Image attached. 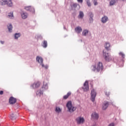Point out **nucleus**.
<instances>
[{
	"label": "nucleus",
	"mask_w": 126,
	"mask_h": 126,
	"mask_svg": "<svg viewBox=\"0 0 126 126\" xmlns=\"http://www.w3.org/2000/svg\"><path fill=\"white\" fill-rule=\"evenodd\" d=\"M21 14L23 19H26L28 17V14L25 12H22Z\"/></svg>",
	"instance_id": "15"
},
{
	"label": "nucleus",
	"mask_w": 126,
	"mask_h": 126,
	"mask_svg": "<svg viewBox=\"0 0 126 126\" xmlns=\"http://www.w3.org/2000/svg\"><path fill=\"white\" fill-rule=\"evenodd\" d=\"M55 112H56V113H61L62 112V109H61V108L59 107H56V109H55Z\"/></svg>",
	"instance_id": "28"
},
{
	"label": "nucleus",
	"mask_w": 126,
	"mask_h": 126,
	"mask_svg": "<svg viewBox=\"0 0 126 126\" xmlns=\"http://www.w3.org/2000/svg\"><path fill=\"white\" fill-rule=\"evenodd\" d=\"M103 56L105 57V59L106 62H110V61H112V58H111V55H110L109 53L107 52L105 50L103 51Z\"/></svg>",
	"instance_id": "6"
},
{
	"label": "nucleus",
	"mask_w": 126,
	"mask_h": 126,
	"mask_svg": "<svg viewBox=\"0 0 126 126\" xmlns=\"http://www.w3.org/2000/svg\"><path fill=\"white\" fill-rule=\"evenodd\" d=\"M66 107L67 108L69 113H73V112L76 110V107L72 106V102H71V101H69L67 102Z\"/></svg>",
	"instance_id": "3"
},
{
	"label": "nucleus",
	"mask_w": 126,
	"mask_h": 126,
	"mask_svg": "<svg viewBox=\"0 0 126 126\" xmlns=\"http://www.w3.org/2000/svg\"><path fill=\"white\" fill-rule=\"evenodd\" d=\"M97 2V0H94V2Z\"/></svg>",
	"instance_id": "41"
},
{
	"label": "nucleus",
	"mask_w": 126,
	"mask_h": 126,
	"mask_svg": "<svg viewBox=\"0 0 126 126\" xmlns=\"http://www.w3.org/2000/svg\"><path fill=\"white\" fill-rule=\"evenodd\" d=\"M109 107V102L104 101V103L102 105V110H107V108Z\"/></svg>",
	"instance_id": "13"
},
{
	"label": "nucleus",
	"mask_w": 126,
	"mask_h": 126,
	"mask_svg": "<svg viewBox=\"0 0 126 126\" xmlns=\"http://www.w3.org/2000/svg\"><path fill=\"white\" fill-rule=\"evenodd\" d=\"M108 126H115V123H110V124L108 125Z\"/></svg>",
	"instance_id": "35"
},
{
	"label": "nucleus",
	"mask_w": 126,
	"mask_h": 126,
	"mask_svg": "<svg viewBox=\"0 0 126 126\" xmlns=\"http://www.w3.org/2000/svg\"><path fill=\"white\" fill-rule=\"evenodd\" d=\"M92 70L93 71H96L97 72H99L100 70L102 71L103 69V64L101 62H99L97 63V67L96 66L93 65L91 66Z\"/></svg>",
	"instance_id": "1"
},
{
	"label": "nucleus",
	"mask_w": 126,
	"mask_h": 126,
	"mask_svg": "<svg viewBox=\"0 0 126 126\" xmlns=\"http://www.w3.org/2000/svg\"><path fill=\"white\" fill-rule=\"evenodd\" d=\"M42 47H43V48H47V47H48V42H47L46 40H44L43 41Z\"/></svg>",
	"instance_id": "24"
},
{
	"label": "nucleus",
	"mask_w": 126,
	"mask_h": 126,
	"mask_svg": "<svg viewBox=\"0 0 126 126\" xmlns=\"http://www.w3.org/2000/svg\"><path fill=\"white\" fill-rule=\"evenodd\" d=\"M91 117L94 120H98L99 119V115L96 112L92 113Z\"/></svg>",
	"instance_id": "11"
},
{
	"label": "nucleus",
	"mask_w": 126,
	"mask_h": 126,
	"mask_svg": "<svg viewBox=\"0 0 126 126\" xmlns=\"http://www.w3.org/2000/svg\"><path fill=\"white\" fill-rule=\"evenodd\" d=\"M83 17H84V13L82 11H80L79 12V14L78 16V18L82 19V18H83Z\"/></svg>",
	"instance_id": "18"
},
{
	"label": "nucleus",
	"mask_w": 126,
	"mask_h": 126,
	"mask_svg": "<svg viewBox=\"0 0 126 126\" xmlns=\"http://www.w3.org/2000/svg\"><path fill=\"white\" fill-rule=\"evenodd\" d=\"M12 25H11V24H9L7 25V29L10 33H11V32H12Z\"/></svg>",
	"instance_id": "19"
},
{
	"label": "nucleus",
	"mask_w": 126,
	"mask_h": 126,
	"mask_svg": "<svg viewBox=\"0 0 126 126\" xmlns=\"http://www.w3.org/2000/svg\"><path fill=\"white\" fill-rule=\"evenodd\" d=\"M63 28H64V29H65V27L64 26V27H63Z\"/></svg>",
	"instance_id": "43"
},
{
	"label": "nucleus",
	"mask_w": 126,
	"mask_h": 126,
	"mask_svg": "<svg viewBox=\"0 0 126 126\" xmlns=\"http://www.w3.org/2000/svg\"><path fill=\"white\" fill-rule=\"evenodd\" d=\"M0 4L1 5H5V4H7L9 7H11L13 5L12 1L11 0H1L0 1Z\"/></svg>",
	"instance_id": "4"
},
{
	"label": "nucleus",
	"mask_w": 126,
	"mask_h": 126,
	"mask_svg": "<svg viewBox=\"0 0 126 126\" xmlns=\"http://www.w3.org/2000/svg\"><path fill=\"white\" fill-rule=\"evenodd\" d=\"M0 95H3V92L2 91H0Z\"/></svg>",
	"instance_id": "38"
},
{
	"label": "nucleus",
	"mask_w": 126,
	"mask_h": 126,
	"mask_svg": "<svg viewBox=\"0 0 126 126\" xmlns=\"http://www.w3.org/2000/svg\"><path fill=\"white\" fill-rule=\"evenodd\" d=\"M40 84H41V83L40 82H35L34 84H32V88H33V89H36V88H38V87L40 86Z\"/></svg>",
	"instance_id": "14"
},
{
	"label": "nucleus",
	"mask_w": 126,
	"mask_h": 126,
	"mask_svg": "<svg viewBox=\"0 0 126 126\" xmlns=\"http://www.w3.org/2000/svg\"><path fill=\"white\" fill-rule=\"evenodd\" d=\"M77 5H79V4H77V3H73V4L72 5H70V6H71V8H76L77 7Z\"/></svg>",
	"instance_id": "25"
},
{
	"label": "nucleus",
	"mask_w": 126,
	"mask_h": 126,
	"mask_svg": "<svg viewBox=\"0 0 126 126\" xmlns=\"http://www.w3.org/2000/svg\"><path fill=\"white\" fill-rule=\"evenodd\" d=\"M36 61L38 62L39 63H40V65H41L42 67H44L45 69H48V65H45L43 63V62H44V60L42 57H39V56H37L36 57Z\"/></svg>",
	"instance_id": "5"
},
{
	"label": "nucleus",
	"mask_w": 126,
	"mask_h": 126,
	"mask_svg": "<svg viewBox=\"0 0 126 126\" xmlns=\"http://www.w3.org/2000/svg\"><path fill=\"white\" fill-rule=\"evenodd\" d=\"M70 95H71V92H68L67 93L66 95H65L63 96V99H67V98H68V97H69V96H70Z\"/></svg>",
	"instance_id": "22"
},
{
	"label": "nucleus",
	"mask_w": 126,
	"mask_h": 126,
	"mask_svg": "<svg viewBox=\"0 0 126 126\" xmlns=\"http://www.w3.org/2000/svg\"><path fill=\"white\" fill-rule=\"evenodd\" d=\"M123 0V1H125V0Z\"/></svg>",
	"instance_id": "44"
},
{
	"label": "nucleus",
	"mask_w": 126,
	"mask_h": 126,
	"mask_svg": "<svg viewBox=\"0 0 126 126\" xmlns=\"http://www.w3.org/2000/svg\"><path fill=\"white\" fill-rule=\"evenodd\" d=\"M88 32H89V31L87 30H84L82 32L83 36H86L87 35V34H88Z\"/></svg>",
	"instance_id": "26"
},
{
	"label": "nucleus",
	"mask_w": 126,
	"mask_h": 126,
	"mask_svg": "<svg viewBox=\"0 0 126 126\" xmlns=\"http://www.w3.org/2000/svg\"><path fill=\"white\" fill-rule=\"evenodd\" d=\"M105 95L107 96H109L110 95V93L109 92H105Z\"/></svg>",
	"instance_id": "36"
},
{
	"label": "nucleus",
	"mask_w": 126,
	"mask_h": 126,
	"mask_svg": "<svg viewBox=\"0 0 126 126\" xmlns=\"http://www.w3.org/2000/svg\"><path fill=\"white\" fill-rule=\"evenodd\" d=\"M0 42L1 43V44H2V45H3L4 44V41H0Z\"/></svg>",
	"instance_id": "39"
},
{
	"label": "nucleus",
	"mask_w": 126,
	"mask_h": 126,
	"mask_svg": "<svg viewBox=\"0 0 126 126\" xmlns=\"http://www.w3.org/2000/svg\"><path fill=\"white\" fill-rule=\"evenodd\" d=\"M8 17L11 19H13V18H14V17L13 16V13H9L8 15Z\"/></svg>",
	"instance_id": "27"
},
{
	"label": "nucleus",
	"mask_w": 126,
	"mask_h": 126,
	"mask_svg": "<svg viewBox=\"0 0 126 126\" xmlns=\"http://www.w3.org/2000/svg\"><path fill=\"white\" fill-rule=\"evenodd\" d=\"M10 118L12 120H16V118H17V116L14 115V114L12 113L10 115Z\"/></svg>",
	"instance_id": "21"
},
{
	"label": "nucleus",
	"mask_w": 126,
	"mask_h": 126,
	"mask_svg": "<svg viewBox=\"0 0 126 126\" xmlns=\"http://www.w3.org/2000/svg\"><path fill=\"white\" fill-rule=\"evenodd\" d=\"M78 2H80V3H82L83 2V0H77Z\"/></svg>",
	"instance_id": "37"
},
{
	"label": "nucleus",
	"mask_w": 126,
	"mask_h": 126,
	"mask_svg": "<svg viewBox=\"0 0 126 126\" xmlns=\"http://www.w3.org/2000/svg\"><path fill=\"white\" fill-rule=\"evenodd\" d=\"M25 9L27 11H31V6H28L25 7Z\"/></svg>",
	"instance_id": "29"
},
{
	"label": "nucleus",
	"mask_w": 126,
	"mask_h": 126,
	"mask_svg": "<svg viewBox=\"0 0 126 126\" xmlns=\"http://www.w3.org/2000/svg\"><path fill=\"white\" fill-rule=\"evenodd\" d=\"M75 32L76 33L79 34L82 32V28L81 27L78 26L75 28Z\"/></svg>",
	"instance_id": "12"
},
{
	"label": "nucleus",
	"mask_w": 126,
	"mask_h": 126,
	"mask_svg": "<svg viewBox=\"0 0 126 126\" xmlns=\"http://www.w3.org/2000/svg\"><path fill=\"white\" fill-rule=\"evenodd\" d=\"M21 36V33H16L14 34V38L15 39H16V40H17V39H18L19 38H20V37Z\"/></svg>",
	"instance_id": "20"
},
{
	"label": "nucleus",
	"mask_w": 126,
	"mask_h": 126,
	"mask_svg": "<svg viewBox=\"0 0 126 126\" xmlns=\"http://www.w3.org/2000/svg\"><path fill=\"white\" fill-rule=\"evenodd\" d=\"M110 43L109 42H106L105 45H104L105 49L106 51H110Z\"/></svg>",
	"instance_id": "17"
},
{
	"label": "nucleus",
	"mask_w": 126,
	"mask_h": 126,
	"mask_svg": "<svg viewBox=\"0 0 126 126\" xmlns=\"http://www.w3.org/2000/svg\"><path fill=\"white\" fill-rule=\"evenodd\" d=\"M33 11H34V12H35V9H33Z\"/></svg>",
	"instance_id": "42"
},
{
	"label": "nucleus",
	"mask_w": 126,
	"mask_h": 126,
	"mask_svg": "<svg viewBox=\"0 0 126 126\" xmlns=\"http://www.w3.org/2000/svg\"><path fill=\"white\" fill-rule=\"evenodd\" d=\"M89 17L90 18H93V17H94V14H93V13L92 12H90L89 13Z\"/></svg>",
	"instance_id": "30"
},
{
	"label": "nucleus",
	"mask_w": 126,
	"mask_h": 126,
	"mask_svg": "<svg viewBox=\"0 0 126 126\" xmlns=\"http://www.w3.org/2000/svg\"><path fill=\"white\" fill-rule=\"evenodd\" d=\"M114 4H116V0H111L109 2V5L112 6V5H114Z\"/></svg>",
	"instance_id": "23"
},
{
	"label": "nucleus",
	"mask_w": 126,
	"mask_h": 126,
	"mask_svg": "<svg viewBox=\"0 0 126 126\" xmlns=\"http://www.w3.org/2000/svg\"><path fill=\"white\" fill-rule=\"evenodd\" d=\"M119 55L121 56L123 59H125V57L126 56V55H125V54H124L123 52L119 53Z\"/></svg>",
	"instance_id": "32"
},
{
	"label": "nucleus",
	"mask_w": 126,
	"mask_h": 126,
	"mask_svg": "<svg viewBox=\"0 0 126 126\" xmlns=\"http://www.w3.org/2000/svg\"><path fill=\"white\" fill-rule=\"evenodd\" d=\"M101 21L102 23H106L107 21H108V17H107V16H104L101 18Z\"/></svg>",
	"instance_id": "16"
},
{
	"label": "nucleus",
	"mask_w": 126,
	"mask_h": 126,
	"mask_svg": "<svg viewBox=\"0 0 126 126\" xmlns=\"http://www.w3.org/2000/svg\"><path fill=\"white\" fill-rule=\"evenodd\" d=\"M96 95L97 93H96V91H95L94 89H93L91 93V100L92 102L95 101V98H96Z\"/></svg>",
	"instance_id": "7"
},
{
	"label": "nucleus",
	"mask_w": 126,
	"mask_h": 126,
	"mask_svg": "<svg viewBox=\"0 0 126 126\" xmlns=\"http://www.w3.org/2000/svg\"><path fill=\"white\" fill-rule=\"evenodd\" d=\"M83 89L84 91L85 92L88 91L89 90V86L88 85V81H86L84 83V87H83Z\"/></svg>",
	"instance_id": "9"
},
{
	"label": "nucleus",
	"mask_w": 126,
	"mask_h": 126,
	"mask_svg": "<svg viewBox=\"0 0 126 126\" xmlns=\"http://www.w3.org/2000/svg\"><path fill=\"white\" fill-rule=\"evenodd\" d=\"M89 22L90 23H93V21H94V19H93V18H89Z\"/></svg>",
	"instance_id": "33"
},
{
	"label": "nucleus",
	"mask_w": 126,
	"mask_h": 126,
	"mask_svg": "<svg viewBox=\"0 0 126 126\" xmlns=\"http://www.w3.org/2000/svg\"><path fill=\"white\" fill-rule=\"evenodd\" d=\"M94 5H97V4H98V2H94Z\"/></svg>",
	"instance_id": "40"
},
{
	"label": "nucleus",
	"mask_w": 126,
	"mask_h": 126,
	"mask_svg": "<svg viewBox=\"0 0 126 126\" xmlns=\"http://www.w3.org/2000/svg\"><path fill=\"white\" fill-rule=\"evenodd\" d=\"M48 89V84L46 83L45 84V83L43 82V86L41 88V89L39 90H38L36 94L37 96H41V95H43V92L44 91H45V90H47Z\"/></svg>",
	"instance_id": "2"
},
{
	"label": "nucleus",
	"mask_w": 126,
	"mask_h": 126,
	"mask_svg": "<svg viewBox=\"0 0 126 126\" xmlns=\"http://www.w3.org/2000/svg\"><path fill=\"white\" fill-rule=\"evenodd\" d=\"M9 102L11 105L15 104L16 103V98L13 97V96H11L9 99Z\"/></svg>",
	"instance_id": "10"
},
{
	"label": "nucleus",
	"mask_w": 126,
	"mask_h": 126,
	"mask_svg": "<svg viewBox=\"0 0 126 126\" xmlns=\"http://www.w3.org/2000/svg\"><path fill=\"white\" fill-rule=\"evenodd\" d=\"M75 121L77 124V125H81L84 124V122H85V120H84V118L79 117L76 118Z\"/></svg>",
	"instance_id": "8"
},
{
	"label": "nucleus",
	"mask_w": 126,
	"mask_h": 126,
	"mask_svg": "<svg viewBox=\"0 0 126 126\" xmlns=\"http://www.w3.org/2000/svg\"><path fill=\"white\" fill-rule=\"evenodd\" d=\"M86 1L88 6L90 7V6H91V3L90 2V0H86Z\"/></svg>",
	"instance_id": "31"
},
{
	"label": "nucleus",
	"mask_w": 126,
	"mask_h": 126,
	"mask_svg": "<svg viewBox=\"0 0 126 126\" xmlns=\"http://www.w3.org/2000/svg\"><path fill=\"white\" fill-rule=\"evenodd\" d=\"M38 39H40V40H42V39H43V37L42 36V35H39L37 36Z\"/></svg>",
	"instance_id": "34"
}]
</instances>
